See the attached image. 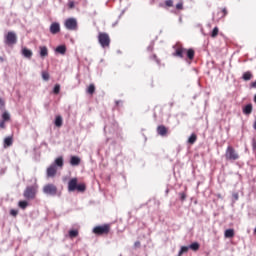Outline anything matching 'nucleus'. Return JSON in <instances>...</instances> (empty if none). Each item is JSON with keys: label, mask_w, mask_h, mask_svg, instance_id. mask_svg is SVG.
I'll return each instance as SVG.
<instances>
[{"label": "nucleus", "mask_w": 256, "mask_h": 256, "mask_svg": "<svg viewBox=\"0 0 256 256\" xmlns=\"http://www.w3.org/2000/svg\"><path fill=\"white\" fill-rule=\"evenodd\" d=\"M174 52H173V57H179L180 59H184L185 55L189 61H193L195 59V50L193 48L186 49L183 47V44L181 42L176 43L173 46Z\"/></svg>", "instance_id": "1"}, {"label": "nucleus", "mask_w": 256, "mask_h": 256, "mask_svg": "<svg viewBox=\"0 0 256 256\" xmlns=\"http://www.w3.org/2000/svg\"><path fill=\"white\" fill-rule=\"evenodd\" d=\"M87 186L85 183L78 184L77 178H72L68 182V191L71 193L73 191H78L79 193H85Z\"/></svg>", "instance_id": "2"}, {"label": "nucleus", "mask_w": 256, "mask_h": 256, "mask_svg": "<svg viewBox=\"0 0 256 256\" xmlns=\"http://www.w3.org/2000/svg\"><path fill=\"white\" fill-rule=\"evenodd\" d=\"M39 189V186L33 185V186H28L23 192V197L27 199V201H33L35 197H37V191Z\"/></svg>", "instance_id": "3"}, {"label": "nucleus", "mask_w": 256, "mask_h": 256, "mask_svg": "<svg viewBox=\"0 0 256 256\" xmlns=\"http://www.w3.org/2000/svg\"><path fill=\"white\" fill-rule=\"evenodd\" d=\"M239 152L233 146H228L225 151L226 161H239Z\"/></svg>", "instance_id": "4"}, {"label": "nucleus", "mask_w": 256, "mask_h": 256, "mask_svg": "<svg viewBox=\"0 0 256 256\" xmlns=\"http://www.w3.org/2000/svg\"><path fill=\"white\" fill-rule=\"evenodd\" d=\"M98 42L103 49H107L111 45V37L105 32H100L98 34Z\"/></svg>", "instance_id": "5"}, {"label": "nucleus", "mask_w": 256, "mask_h": 256, "mask_svg": "<svg viewBox=\"0 0 256 256\" xmlns=\"http://www.w3.org/2000/svg\"><path fill=\"white\" fill-rule=\"evenodd\" d=\"M110 231H111V225L104 224L101 226L94 227L92 230V233H94V235H109Z\"/></svg>", "instance_id": "6"}, {"label": "nucleus", "mask_w": 256, "mask_h": 256, "mask_svg": "<svg viewBox=\"0 0 256 256\" xmlns=\"http://www.w3.org/2000/svg\"><path fill=\"white\" fill-rule=\"evenodd\" d=\"M64 26L68 31H77L78 23L77 19L75 18H68L64 22Z\"/></svg>", "instance_id": "7"}, {"label": "nucleus", "mask_w": 256, "mask_h": 256, "mask_svg": "<svg viewBox=\"0 0 256 256\" xmlns=\"http://www.w3.org/2000/svg\"><path fill=\"white\" fill-rule=\"evenodd\" d=\"M4 43L6 45H15L17 43V34L15 32H8L5 36Z\"/></svg>", "instance_id": "8"}, {"label": "nucleus", "mask_w": 256, "mask_h": 256, "mask_svg": "<svg viewBox=\"0 0 256 256\" xmlns=\"http://www.w3.org/2000/svg\"><path fill=\"white\" fill-rule=\"evenodd\" d=\"M43 193H45V195H51L54 197V195H57V186L54 184H46L43 187Z\"/></svg>", "instance_id": "9"}, {"label": "nucleus", "mask_w": 256, "mask_h": 256, "mask_svg": "<svg viewBox=\"0 0 256 256\" xmlns=\"http://www.w3.org/2000/svg\"><path fill=\"white\" fill-rule=\"evenodd\" d=\"M61 32V25L59 24V22H53L50 25V33L52 35H57V33Z\"/></svg>", "instance_id": "10"}, {"label": "nucleus", "mask_w": 256, "mask_h": 256, "mask_svg": "<svg viewBox=\"0 0 256 256\" xmlns=\"http://www.w3.org/2000/svg\"><path fill=\"white\" fill-rule=\"evenodd\" d=\"M157 133L161 137H166L167 133H169V129H167V127H165V125H160L157 127Z\"/></svg>", "instance_id": "11"}, {"label": "nucleus", "mask_w": 256, "mask_h": 256, "mask_svg": "<svg viewBox=\"0 0 256 256\" xmlns=\"http://www.w3.org/2000/svg\"><path fill=\"white\" fill-rule=\"evenodd\" d=\"M55 175H57V167L51 165L47 168V177H55Z\"/></svg>", "instance_id": "12"}, {"label": "nucleus", "mask_w": 256, "mask_h": 256, "mask_svg": "<svg viewBox=\"0 0 256 256\" xmlns=\"http://www.w3.org/2000/svg\"><path fill=\"white\" fill-rule=\"evenodd\" d=\"M80 163H81L80 157L72 156L70 158V165H72L73 167H77V165H80Z\"/></svg>", "instance_id": "13"}, {"label": "nucleus", "mask_w": 256, "mask_h": 256, "mask_svg": "<svg viewBox=\"0 0 256 256\" xmlns=\"http://www.w3.org/2000/svg\"><path fill=\"white\" fill-rule=\"evenodd\" d=\"M55 51H56V53H59L60 55H65V53H67V46H65V45L57 46Z\"/></svg>", "instance_id": "14"}, {"label": "nucleus", "mask_w": 256, "mask_h": 256, "mask_svg": "<svg viewBox=\"0 0 256 256\" xmlns=\"http://www.w3.org/2000/svg\"><path fill=\"white\" fill-rule=\"evenodd\" d=\"M251 113H253V105H252V104H247V105L243 108V114H244V115H251Z\"/></svg>", "instance_id": "15"}, {"label": "nucleus", "mask_w": 256, "mask_h": 256, "mask_svg": "<svg viewBox=\"0 0 256 256\" xmlns=\"http://www.w3.org/2000/svg\"><path fill=\"white\" fill-rule=\"evenodd\" d=\"M224 237H226V239H233V237H235V230L227 229L224 233Z\"/></svg>", "instance_id": "16"}, {"label": "nucleus", "mask_w": 256, "mask_h": 256, "mask_svg": "<svg viewBox=\"0 0 256 256\" xmlns=\"http://www.w3.org/2000/svg\"><path fill=\"white\" fill-rule=\"evenodd\" d=\"M22 55L26 57V59H31V57H33V52L27 48H23Z\"/></svg>", "instance_id": "17"}, {"label": "nucleus", "mask_w": 256, "mask_h": 256, "mask_svg": "<svg viewBox=\"0 0 256 256\" xmlns=\"http://www.w3.org/2000/svg\"><path fill=\"white\" fill-rule=\"evenodd\" d=\"M49 55V50L47 46H40V57H47Z\"/></svg>", "instance_id": "18"}, {"label": "nucleus", "mask_w": 256, "mask_h": 256, "mask_svg": "<svg viewBox=\"0 0 256 256\" xmlns=\"http://www.w3.org/2000/svg\"><path fill=\"white\" fill-rule=\"evenodd\" d=\"M11 145H13V137H6L4 139V147H11Z\"/></svg>", "instance_id": "19"}, {"label": "nucleus", "mask_w": 256, "mask_h": 256, "mask_svg": "<svg viewBox=\"0 0 256 256\" xmlns=\"http://www.w3.org/2000/svg\"><path fill=\"white\" fill-rule=\"evenodd\" d=\"M55 126L56 127H62L63 126V117L56 116V118H55Z\"/></svg>", "instance_id": "20"}, {"label": "nucleus", "mask_w": 256, "mask_h": 256, "mask_svg": "<svg viewBox=\"0 0 256 256\" xmlns=\"http://www.w3.org/2000/svg\"><path fill=\"white\" fill-rule=\"evenodd\" d=\"M253 78V74H251V72H245L242 76V79L244 81H251V79Z\"/></svg>", "instance_id": "21"}, {"label": "nucleus", "mask_w": 256, "mask_h": 256, "mask_svg": "<svg viewBox=\"0 0 256 256\" xmlns=\"http://www.w3.org/2000/svg\"><path fill=\"white\" fill-rule=\"evenodd\" d=\"M86 93H88V95H93L95 93V84H90L87 87Z\"/></svg>", "instance_id": "22"}, {"label": "nucleus", "mask_w": 256, "mask_h": 256, "mask_svg": "<svg viewBox=\"0 0 256 256\" xmlns=\"http://www.w3.org/2000/svg\"><path fill=\"white\" fill-rule=\"evenodd\" d=\"M69 237L70 239H75V237H79V230H70Z\"/></svg>", "instance_id": "23"}, {"label": "nucleus", "mask_w": 256, "mask_h": 256, "mask_svg": "<svg viewBox=\"0 0 256 256\" xmlns=\"http://www.w3.org/2000/svg\"><path fill=\"white\" fill-rule=\"evenodd\" d=\"M63 164V156H60L55 159V165H57V167H63Z\"/></svg>", "instance_id": "24"}, {"label": "nucleus", "mask_w": 256, "mask_h": 256, "mask_svg": "<svg viewBox=\"0 0 256 256\" xmlns=\"http://www.w3.org/2000/svg\"><path fill=\"white\" fill-rule=\"evenodd\" d=\"M28 206H29V203L25 200L19 201L18 203V207H20V209H27Z\"/></svg>", "instance_id": "25"}, {"label": "nucleus", "mask_w": 256, "mask_h": 256, "mask_svg": "<svg viewBox=\"0 0 256 256\" xmlns=\"http://www.w3.org/2000/svg\"><path fill=\"white\" fill-rule=\"evenodd\" d=\"M217 35H219V27H214V29L211 32L212 39H215V37H217Z\"/></svg>", "instance_id": "26"}, {"label": "nucleus", "mask_w": 256, "mask_h": 256, "mask_svg": "<svg viewBox=\"0 0 256 256\" xmlns=\"http://www.w3.org/2000/svg\"><path fill=\"white\" fill-rule=\"evenodd\" d=\"M50 77L51 76L49 75L48 71H42V79H43V81H49Z\"/></svg>", "instance_id": "27"}, {"label": "nucleus", "mask_w": 256, "mask_h": 256, "mask_svg": "<svg viewBox=\"0 0 256 256\" xmlns=\"http://www.w3.org/2000/svg\"><path fill=\"white\" fill-rule=\"evenodd\" d=\"M195 141H197V135L192 134L188 139V143H190V145H193L195 143Z\"/></svg>", "instance_id": "28"}, {"label": "nucleus", "mask_w": 256, "mask_h": 256, "mask_svg": "<svg viewBox=\"0 0 256 256\" xmlns=\"http://www.w3.org/2000/svg\"><path fill=\"white\" fill-rule=\"evenodd\" d=\"M11 119V115L8 114V112H4L2 114V121L6 122V121H10Z\"/></svg>", "instance_id": "29"}, {"label": "nucleus", "mask_w": 256, "mask_h": 256, "mask_svg": "<svg viewBox=\"0 0 256 256\" xmlns=\"http://www.w3.org/2000/svg\"><path fill=\"white\" fill-rule=\"evenodd\" d=\"M189 247L192 251H199V243L197 242L192 243Z\"/></svg>", "instance_id": "30"}, {"label": "nucleus", "mask_w": 256, "mask_h": 256, "mask_svg": "<svg viewBox=\"0 0 256 256\" xmlns=\"http://www.w3.org/2000/svg\"><path fill=\"white\" fill-rule=\"evenodd\" d=\"M61 91V86L59 84H56L53 89V93L55 95H59V92Z\"/></svg>", "instance_id": "31"}, {"label": "nucleus", "mask_w": 256, "mask_h": 256, "mask_svg": "<svg viewBox=\"0 0 256 256\" xmlns=\"http://www.w3.org/2000/svg\"><path fill=\"white\" fill-rule=\"evenodd\" d=\"M187 251H189V247L182 246L180 251H179L180 256L183 255V253H187Z\"/></svg>", "instance_id": "32"}, {"label": "nucleus", "mask_w": 256, "mask_h": 256, "mask_svg": "<svg viewBox=\"0 0 256 256\" xmlns=\"http://www.w3.org/2000/svg\"><path fill=\"white\" fill-rule=\"evenodd\" d=\"M176 9L178 11H183V1H180L179 3L176 4Z\"/></svg>", "instance_id": "33"}, {"label": "nucleus", "mask_w": 256, "mask_h": 256, "mask_svg": "<svg viewBox=\"0 0 256 256\" xmlns=\"http://www.w3.org/2000/svg\"><path fill=\"white\" fill-rule=\"evenodd\" d=\"M10 215H12V217H17V215H19V211L12 209V210H10Z\"/></svg>", "instance_id": "34"}, {"label": "nucleus", "mask_w": 256, "mask_h": 256, "mask_svg": "<svg viewBox=\"0 0 256 256\" xmlns=\"http://www.w3.org/2000/svg\"><path fill=\"white\" fill-rule=\"evenodd\" d=\"M165 5L166 7H173V0H166Z\"/></svg>", "instance_id": "35"}, {"label": "nucleus", "mask_w": 256, "mask_h": 256, "mask_svg": "<svg viewBox=\"0 0 256 256\" xmlns=\"http://www.w3.org/2000/svg\"><path fill=\"white\" fill-rule=\"evenodd\" d=\"M179 195H180L181 201H185L187 199V194H185V192H182Z\"/></svg>", "instance_id": "36"}, {"label": "nucleus", "mask_w": 256, "mask_h": 256, "mask_svg": "<svg viewBox=\"0 0 256 256\" xmlns=\"http://www.w3.org/2000/svg\"><path fill=\"white\" fill-rule=\"evenodd\" d=\"M232 197H233L234 201H239V193L234 192V193L232 194Z\"/></svg>", "instance_id": "37"}, {"label": "nucleus", "mask_w": 256, "mask_h": 256, "mask_svg": "<svg viewBox=\"0 0 256 256\" xmlns=\"http://www.w3.org/2000/svg\"><path fill=\"white\" fill-rule=\"evenodd\" d=\"M252 149H253V151H256V139L255 138L252 139Z\"/></svg>", "instance_id": "38"}, {"label": "nucleus", "mask_w": 256, "mask_h": 256, "mask_svg": "<svg viewBox=\"0 0 256 256\" xmlns=\"http://www.w3.org/2000/svg\"><path fill=\"white\" fill-rule=\"evenodd\" d=\"M221 14H222L221 17H226V15H227V8L222 9Z\"/></svg>", "instance_id": "39"}, {"label": "nucleus", "mask_w": 256, "mask_h": 256, "mask_svg": "<svg viewBox=\"0 0 256 256\" xmlns=\"http://www.w3.org/2000/svg\"><path fill=\"white\" fill-rule=\"evenodd\" d=\"M134 247H135V249H139V247H141V242L136 241V242L134 243Z\"/></svg>", "instance_id": "40"}, {"label": "nucleus", "mask_w": 256, "mask_h": 256, "mask_svg": "<svg viewBox=\"0 0 256 256\" xmlns=\"http://www.w3.org/2000/svg\"><path fill=\"white\" fill-rule=\"evenodd\" d=\"M3 107H5V101L0 98V109H3Z\"/></svg>", "instance_id": "41"}, {"label": "nucleus", "mask_w": 256, "mask_h": 256, "mask_svg": "<svg viewBox=\"0 0 256 256\" xmlns=\"http://www.w3.org/2000/svg\"><path fill=\"white\" fill-rule=\"evenodd\" d=\"M0 129H5V121L4 120H2L0 122Z\"/></svg>", "instance_id": "42"}, {"label": "nucleus", "mask_w": 256, "mask_h": 256, "mask_svg": "<svg viewBox=\"0 0 256 256\" xmlns=\"http://www.w3.org/2000/svg\"><path fill=\"white\" fill-rule=\"evenodd\" d=\"M152 57L158 64L160 63L159 59H157V55H153Z\"/></svg>", "instance_id": "43"}, {"label": "nucleus", "mask_w": 256, "mask_h": 256, "mask_svg": "<svg viewBox=\"0 0 256 256\" xmlns=\"http://www.w3.org/2000/svg\"><path fill=\"white\" fill-rule=\"evenodd\" d=\"M251 87H253V89H256V80L251 83Z\"/></svg>", "instance_id": "44"}, {"label": "nucleus", "mask_w": 256, "mask_h": 256, "mask_svg": "<svg viewBox=\"0 0 256 256\" xmlns=\"http://www.w3.org/2000/svg\"><path fill=\"white\" fill-rule=\"evenodd\" d=\"M254 103H256V94H255V96H254Z\"/></svg>", "instance_id": "45"}, {"label": "nucleus", "mask_w": 256, "mask_h": 256, "mask_svg": "<svg viewBox=\"0 0 256 256\" xmlns=\"http://www.w3.org/2000/svg\"><path fill=\"white\" fill-rule=\"evenodd\" d=\"M70 7H73V3L70 4Z\"/></svg>", "instance_id": "46"}, {"label": "nucleus", "mask_w": 256, "mask_h": 256, "mask_svg": "<svg viewBox=\"0 0 256 256\" xmlns=\"http://www.w3.org/2000/svg\"><path fill=\"white\" fill-rule=\"evenodd\" d=\"M0 61H3V58H0Z\"/></svg>", "instance_id": "47"}]
</instances>
